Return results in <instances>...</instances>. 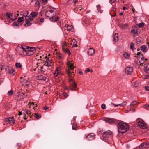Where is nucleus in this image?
Instances as JSON below:
<instances>
[{
  "label": "nucleus",
  "mask_w": 149,
  "mask_h": 149,
  "mask_svg": "<svg viewBox=\"0 0 149 149\" xmlns=\"http://www.w3.org/2000/svg\"><path fill=\"white\" fill-rule=\"evenodd\" d=\"M90 71V70L89 68H87V69L85 71V72L86 73H87L88 72H89Z\"/></svg>",
  "instance_id": "obj_57"
},
{
  "label": "nucleus",
  "mask_w": 149,
  "mask_h": 149,
  "mask_svg": "<svg viewBox=\"0 0 149 149\" xmlns=\"http://www.w3.org/2000/svg\"><path fill=\"white\" fill-rule=\"evenodd\" d=\"M138 85V82H136L134 83V84L133 85V86L135 87H136Z\"/></svg>",
  "instance_id": "obj_52"
},
{
  "label": "nucleus",
  "mask_w": 149,
  "mask_h": 149,
  "mask_svg": "<svg viewBox=\"0 0 149 149\" xmlns=\"http://www.w3.org/2000/svg\"><path fill=\"white\" fill-rule=\"evenodd\" d=\"M65 27L67 28L68 30L72 31H73V27L72 26H69L68 24H66Z\"/></svg>",
  "instance_id": "obj_22"
},
{
  "label": "nucleus",
  "mask_w": 149,
  "mask_h": 149,
  "mask_svg": "<svg viewBox=\"0 0 149 149\" xmlns=\"http://www.w3.org/2000/svg\"><path fill=\"white\" fill-rule=\"evenodd\" d=\"M35 117L37 119L39 118H40L41 117V116L40 115H39L37 113L35 114Z\"/></svg>",
  "instance_id": "obj_44"
},
{
  "label": "nucleus",
  "mask_w": 149,
  "mask_h": 149,
  "mask_svg": "<svg viewBox=\"0 0 149 149\" xmlns=\"http://www.w3.org/2000/svg\"><path fill=\"white\" fill-rule=\"evenodd\" d=\"M29 14V12L28 11H24L23 15L24 17H27V15Z\"/></svg>",
  "instance_id": "obj_35"
},
{
  "label": "nucleus",
  "mask_w": 149,
  "mask_h": 149,
  "mask_svg": "<svg viewBox=\"0 0 149 149\" xmlns=\"http://www.w3.org/2000/svg\"><path fill=\"white\" fill-rule=\"evenodd\" d=\"M40 22L43 23L44 22V19L43 18H41L40 19Z\"/></svg>",
  "instance_id": "obj_54"
},
{
  "label": "nucleus",
  "mask_w": 149,
  "mask_h": 149,
  "mask_svg": "<svg viewBox=\"0 0 149 149\" xmlns=\"http://www.w3.org/2000/svg\"><path fill=\"white\" fill-rule=\"evenodd\" d=\"M95 53L94 50L92 48H89L88 51V54L89 55H92L94 54Z\"/></svg>",
  "instance_id": "obj_16"
},
{
  "label": "nucleus",
  "mask_w": 149,
  "mask_h": 149,
  "mask_svg": "<svg viewBox=\"0 0 149 149\" xmlns=\"http://www.w3.org/2000/svg\"><path fill=\"white\" fill-rule=\"evenodd\" d=\"M13 26H17L18 27H19V25L18 22H14L12 25Z\"/></svg>",
  "instance_id": "obj_30"
},
{
  "label": "nucleus",
  "mask_w": 149,
  "mask_h": 149,
  "mask_svg": "<svg viewBox=\"0 0 149 149\" xmlns=\"http://www.w3.org/2000/svg\"><path fill=\"white\" fill-rule=\"evenodd\" d=\"M112 134V132L109 130L104 132L102 134L103 140L104 141L108 140L109 137L111 136Z\"/></svg>",
  "instance_id": "obj_4"
},
{
  "label": "nucleus",
  "mask_w": 149,
  "mask_h": 149,
  "mask_svg": "<svg viewBox=\"0 0 149 149\" xmlns=\"http://www.w3.org/2000/svg\"><path fill=\"white\" fill-rule=\"evenodd\" d=\"M21 50H22V51H24L25 52V50L26 49V48H24L22 46L19 49Z\"/></svg>",
  "instance_id": "obj_48"
},
{
  "label": "nucleus",
  "mask_w": 149,
  "mask_h": 149,
  "mask_svg": "<svg viewBox=\"0 0 149 149\" xmlns=\"http://www.w3.org/2000/svg\"><path fill=\"white\" fill-rule=\"evenodd\" d=\"M49 63H50L49 62H47V61L45 62V63L44 65L47 66H51V65H49Z\"/></svg>",
  "instance_id": "obj_47"
},
{
  "label": "nucleus",
  "mask_w": 149,
  "mask_h": 149,
  "mask_svg": "<svg viewBox=\"0 0 149 149\" xmlns=\"http://www.w3.org/2000/svg\"><path fill=\"white\" fill-rule=\"evenodd\" d=\"M21 145V144L20 143H18L17 144V146L18 147L20 146Z\"/></svg>",
  "instance_id": "obj_60"
},
{
  "label": "nucleus",
  "mask_w": 149,
  "mask_h": 149,
  "mask_svg": "<svg viewBox=\"0 0 149 149\" xmlns=\"http://www.w3.org/2000/svg\"><path fill=\"white\" fill-rule=\"evenodd\" d=\"M118 132L122 133H124L127 132L129 129V126L128 124L122 123H119Z\"/></svg>",
  "instance_id": "obj_1"
},
{
  "label": "nucleus",
  "mask_w": 149,
  "mask_h": 149,
  "mask_svg": "<svg viewBox=\"0 0 149 149\" xmlns=\"http://www.w3.org/2000/svg\"><path fill=\"white\" fill-rule=\"evenodd\" d=\"M123 56L125 58L128 59L130 58V54L127 52H125L123 54Z\"/></svg>",
  "instance_id": "obj_24"
},
{
  "label": "nucleus",
  "mask_w": 149,
  "mask_h": 149,
  "mask_svg": "<svg viewBox=\"0 0 149 149\" xmlns=\"http://www.w3.org/2000/svg\"><path fill=\"white\" fill-rule=\"evenodd\" d=\"M145 88L146 91H149V86H145Z\"/></svg>",
  "instance_id": "obj_51"
},
{
  "label": "nucleus",
  "mask_w": 149,
  "mask_h": 149,
  "mask_svg": "<svg viewBox=\"0 0 149 149\" xmlns=\"http://www.w3.org/2000/svg\"><path fill=\"white\" fill-rule=\"evenodd\" d=\"M63 95H64V96L66 97L67 96V94L65 92L63 93Z\"/></svg>",
  "instance_id": "obj_61"
},
{
  "label": "nucleus",
  "mask_w": 149,
  "mask_h": 149,
  "mask_svg": "<svg viewBox=\"0 0 149 149\" xmlns=\"http://www.w3.org/2000/svg\"><path fill=\"white\" fill-rule=\"evenodd\" d=\"M37 14L36 13V12H33L31 13L30 14V16H31L33 18L34 17H36Z\"/></svg>",
  "instance_id": "obj_31"
},
{
  "label": "nucleus",
  "mask_w": 149,
  "mask_h": 149,
  "mask_svg": "<svg viewBox=\"0 0 149 149\" xmlns=\"http://www.w3.org/2000/svg\"><path fill=\"white\" fill-rule=\"evenodd\" d=\"M143 79H147L149 78V74L144 75L142 76Z\"/></svg>",
  "instance_id": "obj_37"
},
{
  "label": "nucleus",
  "mask_w": 149,
  "mask_h": 149,
  "mask_svg": "<svg viewBox=\"0 0 149 149\" xmlns=\"http://www.w3.org/2000/svg\"><path fill=\"white\" fill-rule=\"evenodd\" d=\"M16 19H17V16H14V18H11V19L12 21L15 20Z\"/></svg>",
  "instance_id": "obj_53"
},
{
  "label": "nucleus",
  "mask_w": 149,
  "mask_h": 149,
  "mask_svg": "<svg viewBox=\"0 0 149 149\" xmlns=\"http://www.w3.org/2000/svg\"><path fill=\"white\" fill-rule=\"evenodd\" d=\"M35 48L34 47H28L25 50V52L26 53V54L28 56L31 55V54H29V53L32 52V54H33L35 51Z\"/></svg>",
  "instance_id": "obj_6"
},
{
  "label": "nucleus",
  "mask_w": 149,
  "mask_h": 149,
  "mask_svg": "<svg viewBox=\"0 0 149 149\" xmlns=\"http://www.w3.org/2000/svg\"><path fill=\"white\" fill-rule=\"evenodd\" d=\"M32 24V23H31L30 21H29V20H26V22L24 24V26L25 27H27L28 26H29L31 25Z\"/></svg>",
  "instance_id": "obj_28"
},
{
  "label": "nucleus",
  "mask_w": 149,
  "mask_h": 149,
  "mask_svg": "<svg viewBox=\"0 0 149 149\" xmlns=\"http://www.w3.org/2000/svg\"><path fill=\"white\" fill-rule=\"evenodd\" d=\"M9 71H8V73H10L13 74H14V71L11 68V67H8V68Z\"/></svg>",
  "instance_id": "obj_29"
},
{
  "label": "nucleus",
  "mask_w": 149,
  "mask_h": 149,
  "mask_svg": "<svg viewBox=\"0 0 149 149\" xmlns=\"http://www.w3.org/2000/svg\"><path fill=\"white\" fill-rule=\"evenodd\" d=\"M67 64L68 66V69L66 71V72L68 74V76L70 79H71V78H72V76L71 75L72 74V73H74V72H71L70 71L71 70H72L74 69V65L72 63H71L70 62L67 63Z\"/></svg>",
  "instance_id": "obj_2"
},
{
  "label": "nucleus",
  "mask_w": 149,
  "mask_h": 149,
  "mask_svg": "<svg viewBox=\"0 0 149 149\" xmlns=\"http://www.w3.org/2000/svg\"><path fill=\"white\" fill-rule=\"evenodd\" d=\"M96 7L97 8V9L98 12H100V13H102L103 11L102 10H100V5H97L96 6Z\"/></svg>",
  "instance_id": "obj_33"
},
{
  "label": "nucleus",
  "mask_w": 149,
  "mask_h": 149,
  "mask_svg": "<svg viewBox=\"0 0 149 149\" xmlns=\"http://www.w3.org/2000/svg\"><path fill=\"white\" fill-rule=\"evenodd\" d=\"M52 61V60H47V62H49L50 63H49V65H51V63H52V61Z\"/></svg>",
  "instance_id": "obj_58"
},
{
  "label": "nucleus",
  "mask_w": 149,
  "mask_h": 149,
  "mask_svg": "<svg viewBox=\"0 0 149 149\" xmlns=\"http://www.w3.org/2000/svg\"><path fill=\"white\" fill-rule=\"evenodd\" d=\"M35 4L36 5H37V6H39V5H40L39 2L38 1H36V3H35Z\"/></svg>",
  "instance_id": "obj_55"
},
{
  "label": "nucleus",
  "mask_w": 149,
  "mask_h": 149,
  "mask_svg": "<svg viewBox=\"0 0 149 149\" xmlns=\"http://www.w3.org/2000/svg\"><path fill=\"white\" fill-rule=\"evenodd\" d=\"M23 114L25 115L26 114V113L28 112V110H23L22 111Z\"/></svg>",
  "instance_id": "obj_43"
},
{
  "label": "nucleus",
  "mask_w": 149,
  "mask_h": 149,
  "mask_svg": "<svg viewBox=\"0 0 149 149\" xmlns=\"http://www.w3.org/2000/svg\"><path fill=\"white\" fill-rule=\"evenodd\" d=\"M6 122H8L11 124H13L15 123V120L13 117H9L6 119Z\"/></svg>",
  "instance_id": "obj_12"
},
{
  "label": "nucleus",
  "mask_w": 149,
  "mask_h": 149,
  "mask_svg": "<svg viewBox=\"0 0 149 149\" xmlns=\"http://www.w3.org/2000/svg\"><path fill=\"white\" fill-rule=\"evenodd\" d=\"M23 51H22V50H21L19 49H18V50L17 51V52L19 54L21 55H23V53H22V52Z\"/></svg>",
  "instance_id": "obj_41"
},
{
  "label": "nucleus",
  "mask_w": 149,
  "mask_h": 149,
  "mask_svg": "<svg viewBox=\"0 0 149 149\" xmlns=\"http://www.w3.org/2000/svg\"><path fill=\"white\" fill-rule=\"evenodd\" d=\"M133 68L131 67H127L125 69V72L127 74H131L132 72Z\"/></svg>",
  "instance_id": "obj_9"
},
{
  "label": "nucleus",
  "mask_w": 149,
  "mask_h": 149,
  "mask_svg": "<svg viewBox=\"0 0 149 149\" xmlns=\"http://www.w3.org/2000/svg\"><path fill=\"white\" fill-rule=\"evenodd\" d=\"M15 65L16 66L17 68H20L22 66V65L19 63H16Z\"/></svg>",
  "instance_id": "obj_39"
},
{
  "label": "nucleus",
  "mask_w": 149,
  "mask_h": 149,
  "mask_svg": "<svg viewBox=\"0 0 149 149\" xmlns=\"http://www.w3.org/2000/svg\"><path fill=\"white\" fill-rule=\"evenodd\" d=\"M29 78L26 77L20 78L21 84L22 85L28 87L30 83V81L29 80Z\"/></svg>",
  "instance_id": "obj_3"
},
{
  "label": "nucleus",
  "mask_w": 149,
  "mask_h": 149,
  "mask_svg": "<svg viewBox=\"0 0 149 149\" xmlns=\"http://www.w3.org/2000/svg\"><path fill=\"white\" fill-rule=\"evenodd\" d=\"M13 90H11L10 91H9L8 92L7 94L9 96H11L13 95Z\"/></svg>",
  "instance_id": "obj_34"
},
{
  "label": "nucleus",
  "mask_w": 149,
  "mask_h": 149,
  "mask_svg": "<svg viewBox=\"0 0 149 149\" xmlns=\"http://www.w3.org/2000/svg\"><path fill=\"white\" fill-rule=\"evenodd\" d=\"M45 15L47 17H50V19L52 20L56 21L58 20V18L55 17V15L54 14H53V15L51 14L50 11H47L45 13Z\"/></svg>",
  "instance_id": "obj_5"
},
{
  "label": "nucleus",
  "mask_w": 149,
  "mask_h": 149,
  "mask_svg": "<svg viewBox=\"0 0 149 149\" xmlns=\"http://www.w3.org/2000/svg\"><path fill=\"white\" fill-rule=\"evenodd\" d=\"M95 136V135L94 134L92 133L88 135L86 137L87 139L89 140L90 139H93Z\"/></svg>",
  "instance_id": "obj_20"
},
{
  "label": "nucleus",
  "mask_w": 149,
  "mask_h": 149,
  "mask_svg": "<svg viewBox=\"0 0 149 149\" xmlns=\"http://www.w3.org/2000/svg\"><path fill=\"white\" fill-rule=\"evenodd\" d=\"M105 107H106L105 104H102L101 108L102 109H105Z\"/></svg>",
  "instance_id": "obj_46"
},
{
  "label": "nucleus",
  "mask_w": 149,
  "mask_h": 149,
  "mask_svg": "<svg viewBox=\"0 0 149 149\" xmlns=\"http://www.w3.org/2000/svg\"><path fill=\"white\" fill-rule=\"evenodd\" d=\"M119 26L122 28L123 29H127L128 27V25L126 24H119Z\"/></svg>",
  "instance_id": "obj_25"
},
{
  "label": "nucleus",
  "mask_w": 149,
  "mask_h": 149,
  "mask_svg": "<svg viewBox=\"0 0 149 149\" xmlns=\"http://www.w3.org/2000/svg\"><path fill=\"white\" fill-rule=\"evenodd\" d=\"M78 2V0H73V2L74 3H76Z\"/></svg>",
  "instance_id": "obj_63"
},
{
  "label": "nucleus",
  "mask_w": 149,
  "mask_h": 149,
  "mask_svg": "<svg viewBox=\"0 0 149 149\" xmlns=\"http://www.w3.org/2000/svg\"><path fill=\"white\" fill-rule=\"evenodd\" d=\"M144 71L148 74H149V64L145 63L144 65Z\"/></svg>",
  "instance_id": "obj_10"
},
{
  "label": "nucleus",
  "mask_w": 149,
  "mask_h": 149,
  "mask_svg": "<svg viewBox=\"0 0 149 149\" xmlns=\"http://www.w3.org/2000/svg\"><path fill=\"white\" fill-rule=\"evenodd\" d=\"M115 1L116 0H110L109 1L111 2L112 3H113L115 2Z\"/></svg>",
  "instance_id": "obj_64"
},
{
  "label": "nucleus",
  "mask_w": 149,
  "mask_h": 149,
  "mask_svg": "<svg viewBox=\"0 0 149 149\" xmlns=\"http://www.w3.org/2000/svg\"><path fill=\"white\" fill-rule=\"evenodd\" d=\"M24 94L23 93L20 92L18 93V94L17 95V100L19 101L21 100L22 99H23L24 98Z\"/></svg>",
  "instance_id": "obj_14"
},
{
  "label": "nucleus",
  "mask_w": 149,
  "mask_h": 149,
  "mask_svg": "<svg viewBox=\"0 0 149 149\" xmlns=\"http://www.w3.org/2000/svg\"><path fill=\"white\" fill-rule=\"evenodd\" d=\"M37 79L38 80H41L42 81H45L46 77L42 75H40L37 76Z\"/></svg>",
  "instance_id": "obj_17"
},
{
  "label": "nucleus",
  "mask_w": 149,
  "mask_h": 149,
  "mask_svg": "<svg viewBox=\"0 0 149 149\" xmlns=\"http://www.w3.org/2000/svg\"><path fill=\"white\" fill-rule=\"evenodd\" d=\"M17 21H18V22H22V21H24L23 17H19Z\"/></svg>",
  "instance_id": "obj_36"
},
{
  "label": "nucleus",
  "mask_w": 149,
  "mask_h": 149,
  "mask_svg": "<svg viewBox=\"0 0 149 149\" xmlns=\"http://www.w3.org/2000/svg\"><path fill=\"white\" fill-rule=\"evenodd\" d=\"M12 15V13H7L6 14V16H7L9 18H10V16Z\"/></svg>",
  "instance_id": "obj_45"
},
{
  "label": "nucleus",
  "mask_w": 149,
  "mask_h": 149,
  "mask_svg": "<svg viewBox=\"0 0 149 149\" xmlns=\"http://www.w3.org/2000/svg\"><path fill=\"white\" fill-rule=\"evenodd\" d=\"M149 144L147 142H144L142 143L139 146V148H143L148 146Z\"/></svg>",
  "instance_id": "obj_18"
},
{
  "label": "nucleus",
  "mask_w": 149,
  "mask_h": 149,
  "mask_svg": "<svg viewBox=\"0 0 149 149\" xmlns=\"http://www.w3.org/2000/svg\"><path fill=\"white\" fill-rule=\"evenodd\" d=\"M141 50L144 52H146V45H142L141 47Z\"/></svg>",
  "instance_id": "obj_27"
},
{
  "label": "nucleus",
  "mask_w": 149,
  "mask_h": 149,
  "mask_svg": "<svg viewBox=\"0 0 149 149\" xmlns=\"http://www.w3.org/2000/svg\"><path fill=\"white\" fill-rule=\"evenodd\" d=\"M49 108V107H48L45 106L44 108L43 109L45 110H47V109H48Z\"/></svg>",
  "instance_id": "obj_62"
},
{
  "label": "nucleus",
  "mask_w": 149,
  "mask_h": 149,
  "mask_svg": "<svg viewBox=\"0 0 149 149\" xmlns=\"http://www.w3.org/2000/svg\"><path fill=\"white\" fill-rule=\"evenodd\" d=\"M59 73H58L57 72H55L54 73V76L55 77H56L58 75V74H59Z\"/></svg>",
  "instance_id": "obj_56"
},
{
  "label": "nucleus",
  "mask_w": 149,
  "mask_h": 149,
  "mask_svg": "<svg viewBox=\"0 0 149 149\" xmlns=\"http://www.w3.org/2000/svg\"><path fill=\"white\" fill-rule=\"evenodd\" d=\"M111 104L114 106L115 107H118V106H120L121 107H124L127 104V102L125 101L123 102H122L121 104H116L114 103L111 102Z\"/></svg>",
  "instance_id": "obj_15"
},
{
  "label": "nucleus",
  "mask_w": 149,
  "mask_h": 149,
  "mask_svg": "<svg viewBox=\"0 0 149 149\" xmlns=\"http://www.w3.org/2000/svg\"><path fill=\"white\" fill-rule=\"evenodd\" d=\"M144 23L143 22H141L139 23L138 26L139 27H142L144 26Z\"/></svg>",
  "instance_id": "obj_42"
},
{
  "label": "nucleus",
  "mask_w": 149,
  "mask_h": 149,
  "mask_svg": "<svg viewBox=\"0 0 149 149\" xmlns=\"http://www.w3.org/2000/svg\"><path fill=\"white\" fill-rule=\"evenodd\" d=\"M139 28L135 26H134L132 27V29L131 31V33L135 35L138 34L139 32Z\"/></svg>",
  "instance_id": "obj_7"
},
{
  "label": "nucleus",
  "mask_w": 149,
  "mask_h": 149,
  "mask_svg": "<svg viewBox=\"0 0 149 149\" xmlns=\"http://www.w3.org/2000/svg\"><path fill=\"white\" fill-rule=\"evenodd\" d=\"M113 40L115 42L118 41V35L117 33H115L113 36Z\"/></svg>",
  "instance_id": "obj_21"
},
{
  "label": "nucleus",
  "mask_w": 149,
  "mask_h": 149,
  "mask_svg": "<svg viewBox=\"0 0 149 149\" xmlns=\"http://www.w3.org/2000/svg\"><path fill=\"white\" fill-rule=\"evenodd\" d=\"M138 125L141 128L144 129L146 127V125L145 124L144 122L139 121L138 123Z\"/></svg>",
  "instance_id": "obj_11"
},
{
  "label": "nucleus",
  "mask_w": 149,
  "mask_h": 149,
  "mask_svg": "<svg viewBox=\"0 0 149 149\" xmlns=\"http://www.w3.org/2000/svg\"><path fill=\"white\" fill-rule=\"evenodd\" d=\"M60 68L59 67L57 69H56V72H57L58 73H60Z\"/></svg>",
  "instance_id": "obj_50"
},
{
  "label": "nucleus",
  "mask_w": 149,
  "mask_h": 149,
  "mask_svg": "<svg viewBox=\"0 0 149 149\" xmlns=\"http://www.w3.org/2000/svg\"><path fill=\"white\" fill-rule=\"evenodd\" d=\"M71 45L72 47H77V42L75 39H73L72 40V42L71 44Z\"/></svg>",
  "instance_id": "obj_23"
},
{
  "label": "nucleus",
  "mask_w": 149,
  "mask_h": 149,
  "mask_svg": "<svg viewBox=\"0 0 149 149\" xmlns=\"http://www.w3.org/2000/svg\"><path fill=\"white\" fill-rule=\"evenodd\" d=\"M57 55L58 56V57L59 58V59H61V58H62L61 55V54L58 53V54H57Z\"/></svg>",
  "instance_id": "obj_49"
},
{
  "label": "nucleus",
  "mask_w": 149,
  "mask_h": 149,
  "mask_svg": "<svg viewBox=\"0 0 149 149\" xmlns=\"http://www.w3.org/2000/svg\"><path fill=\"white\" fill-rule=\"evenodd\" d=\"M137 102L136 100L132 101L130 105V106L132 107Z\"/></svg>",
  "instance_id": "obj_40"
},
{
  "label": "nucleus",
  "mask_w": 149,
  "mask_h": 149,
  "mask_svg": "<svg viewBox=\"0 0 149 149\" xmlns=\"http://www.w3.org/2000/svg\"><path fill=\"white\" fill-rule=\"evenodd\" d=\"M62 49L63 51L67 53H68L69 54H70V52L69 49L67 48H65V47L63 46L62 47Z\"/></svg>",
  "instance_id": "obj_26"
},
{
  "label": "nucleus",
  "mask_w": 149,
  "mask_h": 149,
  "mask_svg": "<svg viewBox=\"0 0 149 149\" xmlns=\"http://www.w3.org/2000/svg\"><path fill=\"white\" fill-rule=\"evenodd\" d=\"M138 59L140 65H142L144 63V58L142 55L139 56Z\"/></svg>",
  "instance_id": "obj_13"
},
{
  "label": "nucleus",
  "mask_w": 149,
  "mask_h": 149,
  "mask_svg": "<svg viewBox=\"0 0 149 149\" xmlns=\"http://www.w3.org/2000/svg\"><path fill=\"white\" fill-rule=\"evenodd\" d=\"M103 120L110 124H112L115 122L114 119L111 118H104L103 119Z\"/></svg>",
  "instance_id": "obj_8"
},
{
  "label": "nucleus",
  "mask_w": 149,
  "mask_h": 149,
  "mask_svg": "<svg viewBox=\"0 0 149 149\" xmlns=\"http://www.w3.org/2000/svg\"><path fill=\"white\" fill-rule=\"evenodd\" d=\"M130 47L131 49L132 50H133L134 49V44L132 43H131L130 45Z\"/></svg>",
  "instance_id": "obj_38"
},
{
  "label": "nucleus",
  "mask_w": 149,
  "mask_h": 149,
  "mask_svg": "<svg viewBox=\"0 0 149 149\" xmlns=\"http://www.w3.org/2000/svg\"><path fill=\"white\" fill-rule=\"evenodd\" d=\"M74 80L73 79H70L69 82L70 84H72L73 87H75L77 85V84L74 82Z\"/></svg>",
  "instance_id": "obj_19"
},
{
  "label": "nucleus",
  "mask_w": 149,
  "mask_h": 149,
  "mask_svg": "<svg viewBox=\"0 0 149 149\" xmlns=\"http://www.w3.org/2000/svg\"><path fill=\"white\" fill-rule=\"evenodd\" d=\"M25 19L26 20H29V21H31L33 20V18L31 17L30 16V15L28 17H26Z\"/></svg>",
  "instance_id": "obj_32"
},
{
  "label": "nucleus",
  "mask_w": 149,
  "mask_h": 149,
  "mask_svg": "<svg viewBox=\"0 0 149 149\" xmlns=\"http://www.w3.org/2000/svg\"><path fill=\"white\" fill-rule=\"evenodd\" d=\"M72 129L74 130H76V129L75 127L74 126H72Z\"/></svg>",
  "instance_id": "obj_59"
}]
</instances>
